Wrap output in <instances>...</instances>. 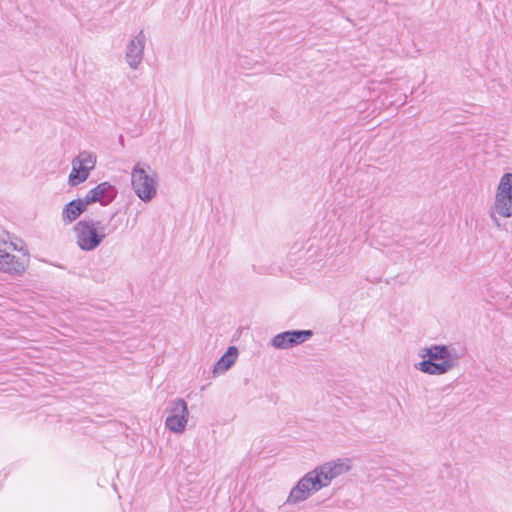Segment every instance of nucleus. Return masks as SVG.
<instances>
[{
  "instance_id": "obj_1",
  "label": "nucleus",
  "mask_w": 512,
  "mask_h": 512,
  "mask_svg": "<svg viewBox=\"0 0 512 512\" xmlns=\"http://www.w3.org/2000/svg\"><path fill=\"white\" fill-rule=\"evenodd\" d=\"M121 224L118 212L111 215L107 225L99 220H80L74 226L77 245L83 251H93L100 246L107 235L115 232Z\"/></svg>"
},
{
  "instance_id": "obj_2",
  "label": "nucleus",
  "mask_w": 512,
  "mask_h": 512,
  "mask_svg": "<svg viewBox=\"0 0 512 512\" xmlns=\"http://www.w3.org/2000/svg\"><path fill=\"white\" fill-rule=\"evenodd\" d=\"M419 355L422 361L415 368L428 375H443L456 367L460 359L455 348L444 344L425 347Z\"/></svg>"
},
{
  "instance_id": "obj_3",
  "label": "nucleus",
  "mask_w": 512,
  "mask_h": 512,
  "mask_svg": "<svg viewBox=\"0 0 512 512\" xmlns=\"http://www.w3.org/2000/svg\"><path fill=\"white\" fill-rule=\"evenodd\" d=\"M131 184L135 194L144 202H150L157 192V174L149 165L137 163L131 172Z\"/></svg>"
},
{
  "instance_id": "obj_4",
  "label": "nucleus",
  "mask_w": 512,
  "mask_h": 512,
  "mask_svg": "<svg viewBox=\"0 0 512 512\" xmlns=\"http://www.w3.org/2000/svg\"><path fill=\"white\" fill-rule=\"evenodd\" d=\"M168 414L165 420L166 428L174 433H182L187 425L189 411L184 399L170 401L165 409Z\"/></svg>"
},
{
  "instance_id": "obj_5",
  "label": "nucleus",
  "mask_w": 512,
  "mask_h": 512,
  "mask_svg": "<svg viewBox=\"0 0 512 512\" xmlns=\"http://www.w3.org/2000/svg\"><path fill=\"white\" fill-rule=\"evenodd\" d=\"M493 208L504 218L512 217V173H504L500 178Z\"/></svg>"
},
{
  "instance_id": "obj_6",
  "label": "nucleus",
  "mask_w": 512,
  "mask_h": 512,
  "mask_svg": "<svg viewBox=\"0 0 512 512\" xmlns=\"http://www.w3.org/2000/svg\"><path fill=\"white\" fill-rule=\"evenodd\" d=\"M323 488L321 480L317 478L316 472H308L291 489L287 498L288 504H296L306 500L312 493Z\"/></svg>"
},
{
  "instance_id": "obj_7",
  "label": "nucleus",
  "mask_w": 512,
  "mask_h": 512,
  "mask_svg": "<svg viewBox=\"0 0 512 512\" xmlns=\"http://www.w3.org/2000/svg\"><path fill=\"white\" fill-rule=\"evenodd\" d=\"M5 240L0 239V271L10 275H22L29 264V253L23 252L22 257H16L2 246H7Z\"/></svg>"
},
{
  "instance_id": "obj_8",
  "label": "nucleus",
  "mask_w": 512,
  "mask_h": 512,
  "mask_svg": "<svg viewBox=\"0 0 512 512\" xmlns=\"http://www.w3.org/2000/svg\"><path fill=\"white\" fill-rule=\"evenodd\" d=\"M350 470L351 460L348 458H339L316 467L312 472H316L317 478L321 480L324 488L327 487L333 479L349 472Z\"/></svg>"
},
{
  "instance_id": "obj_9",
  "label": "nucleus",
  "mask_w": 512,
  "mask_h": 512,
  "mask_svg": "<svg viewBox=\"0 0 512 512\" xmlns=\"http://www.w3.org/2000/svg\"><path fill=\"white\" fill-rule=\"evenodd\" d=\"M312 336V330H287L276 334L270 344L276 349L286 350L306 342Z\"/></svg>"
},
{
  "instance_id": "obj_10",
  "label": "nucleus",
  "mask_w": 512,
  "mask_h": 512,
  "mask_svg": "<svg viewBox=\"0 0 512 512\" xmlns=\"http://www.w3.org/2000/svg\"><path fill=\"white\" fill-rule=\"evenodd\" d=\"M118 195V189L110 182H101L88 191L84 197L88 205L99 203L102 206L111 204Z\"/></svg>"
},
{
  "instance_id": "obj_11",
  "label": "nucleus",
  "mask_w": 512,
  "mask_h": 512,
  "mask_svg": "<svg viewBox=\"0 0 512 512\" xmlns=\"http://www.w3.org/2000/svg\"><path fill=\"white\" fill-rule=\"evenodd\" d=\"M145 42L146 36L141 30L127 45L126 60L132 69H137L142 61Z\"/></svg>"
},
{
  "instance_id": "obj_12",
  "label": "nucleus",
  "mask_w": 512,
  "mask_h": 512,
  "mask_svg": "<svg viewBox=\"0 0 512 512\" xmlns=\"http://www.w3.org/2000/svg\"><path fill=\"white\" fill-rule=\"evenodd\" d=\"M88 204L85 200V198L81 199H74L70 202H68L62 211V220L67 225L75 221L82 213H84L87 208Z\"/></svg>"
},
{
  "instance_id": "obj_13",
  "label": "nucleus",
  "mask_w": 512,
  "mask_h": 512,
  "mask_svg": "<svg viewBox=\"0 0 512 512\" xmlns=\"http://www.w3.org/2000/svg\"><path fill=\"white\" fill-rule=\"evenodd\" d=\"M238 353V348L236 346H229L226 352L214 364L213 374L218 375L230 369L236 361Z\"/></svg>"
},
{
  "instance_id": "obj_14",
  "label": "nucleus",
  "mask_w": 512,
  "mask_h": 512,
  "mask_svg": "<svg viewBox=\"0 0 512 512\" xmlns=\"http://www.w3.org/2000/svg\"><path fill=\"white\" fill-rule=\"evenodd\" d=\"M90 172L88 169L83 168L79 164H76L75 161H72V171L68 177V184L72 187H75L83 182H85L89 177Z\"/></svg>"
},
{
  "instance_id": "obj_15",
  "label": "nucleus",
  "mask_w": 512,
  "mask_h": 512,
  "mask_svg": "<svg viewBox=\"0 0 512 512\" xmlns=\"http://www.w3.org/2000/svg\"><path fill=\"white\" fill-rule=\"evenodd\" d=\"M76 164H79L85 169H88V172L94 169L96 164V156L93 153L83 151L80 152L79 155L73 159Z\"/></svg>"
},
{
  "instance_id": "obj_16",
  "label": "nucleus",
  "mask_w": 512,
  "mask_h": 512,
  "mask_svg": "<svg viewBox=\"0 0 512 512\" xmlns=\"http://www.w3.org/2000/svg\"><path fill=\"white\" fill-rule=\"evenodd\" d=\"M491 217H492L493 221L495 222V224H496L497 226H499L500 224H499V221H498V219L496 218V216H495L494 214H491Z\"/></svg>"
},
{
  "instance_id": "obj_17",
  "label": "nucleus",
  "mask_w": 512,
  "mask_h": 512,
  "mask_svg": "<svg viewBox=\"0 0 512 512\" xmlns=\"http://www.w3.org/2000/svg\"><path fill=\"white\" fill-rule=\"evenodd\" d=\"M9 246H11L13 250H17L18 249L17 246L14 243H12V242L9 244Z\"/></svg>"
}]
</instances>
